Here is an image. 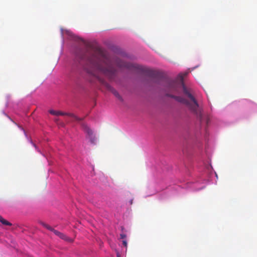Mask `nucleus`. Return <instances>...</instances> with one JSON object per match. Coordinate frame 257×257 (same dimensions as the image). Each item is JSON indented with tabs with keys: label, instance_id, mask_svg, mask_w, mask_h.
<instances>
[{
	"label": "nucleus",
	"instance_id": "1a4fd4ad",
	"mask_svg": "<svg viewBox=\"0 0 257 257\" xmlns=\"http://www.w3.org/2000/svg\"><path fill=\"white\" fill-rule=\"evenodd\" d=\"M52 232H53L56 235H57L58 236H59V234H60V232H59V231L58 230H56L54 229H53V230L52 231Z\"/></svg>",
	"mask_w": 257,
	"mask_h": 257
},
{
	"label": "nucleus",
	"instance_id": "7ed1b4c3",
	"mask_svg": "<svg viewBox=\"0 0 257 257\" xmlns=\"http://www.w3.org/2000/svg\"><path fill=\"white\" fill-rule=\"evenodd\" d=\"M116 65L119 68H126L128 69L136 70L147 76L156 79L158 83L164 86L165 91L174 92L176 90V82L163 77L160 73L144 66L135 64L126 63L119 59L114 61Z\"/></svg>",
	"mask_w": 257,
	"mask_h": 257
},
{
	"label": "nucleus",
	"instance_id": "20e7f679",
	"mask_svg": "<svg viewBox=\"0 0 257 257\" xmlns=\"http://www.w3.org/2000/svg\"><path fill=\"white\" fill-rule=\"evenodd\" d=\"M82 127L85 133L87 134L86 138L89 140L91 144H94L96 141V137L94 135L92 130L84 123L82 124Z\"/></svg>",
	"mask_w": 257,
	"mask_h": 257
},
{
	"label": "nucleus",
	"instance_id": "9b49d317",
	"mask_svg": "<svg viewBox=\"0 0 257 257\" xmlns=\"http://www.w3.org/2000/svg\"><path fill=\"white\" fill-rule=\"evenodd\" d=\"M120 236L121 239H124L126 237V235L124 234H121Z\"/></svg>",
	"mask_w": 257,
	"mask_h": 257
},
{
	"label": "nucleus",
	"instance_id": "0eeeda50",
	"mask_svg": "<svg viewBox=\"0 0 257 257\" xmlns=\"http://www.w3.org/2000/svg\"><path fill=\"white\" fill-rule=\"evenodd\" d=\"M0 222L5 225L12 226V224L9 222L8 221L5 220L1 215H0Z\"/></svg>",
	"mask_w": 257,
	"mask_h": 257
},
{
	"label": "nucleus",
	"instance_id": "9d476101",
	"mask_svg": "<svg viewBox=\"0 0 257 257\" xmlns=\"http://www.w3.org/2000/svg\"><path fill=\"white\" fill-rule=\"evenodd\" d=\"M122 244H123V245L124 246L126 247V246H127V241H126V240H123L122 241Z\"/></svg>",
	"mask_w": 257,
	"mask_h": 257
},
{
	"label": "nucleus",
	"instance_id": "ddd939ff",
	"mask_svg": "<svg viewBox=\"0 0 257 257\" xmlns=\"http://www.w3.org/2000/svg\"><path fill=\"white\" fill-rule=\"evenodd\" d=\"M130 204L132 205L133 204V200L130 201Z\"/></svg>",
	"mask_w": 257,
	"mask_h": 257
},
{
	"label": "nucleus",
	"instance_id": "f03ea898",
	"mask_svg": "<svg viewBox=\"0 0 257 257\" xmlns=\"http://www.w3.org/2000/svg\"><path fill=\"white\" fill-rule=\"evenodd\" d=\"M194 69V68H189L184 72L178 74V86L180 85L182 87L183 93L190 99L187 100L178 96V102L185 103L191 112L195 115L199 120L201 124L204 122L208 125L209 121L208 117L203 115L202 107L199 105L195 98L191 94V89L187 88L185 85V83L188 84V78L190 72Z\"/></svg>",
	"mask_w": 257,
	"mask_h": 257
},
{
	"label": "nucleus",
	"instance_id": "423d86ee",
	"mask_svg": "<svg viewBox=\"0 0 257 257\" xmlns=\"http://www.w3.org/2000/svg\"><path fill=\"white\" fill-rule=\"evenodd\" d=\"M59 237L61 238L62 239H64L66 241H67L68 242H71L73 241V239L69 238V237L67 236L65 234L60 233V234L59 235Z\"/></svg>",
	"mask_w": 257,
	"mask_h": 257
},
{
	"label": "nucleus",
	"instance_id": "6e6552de",
	"mask_svg": "<svg viewBox=\"0 0 257 257\" xmlns=\"http://www.w3.org/2000/svg\"><path fill=\"white\" fill-rule=\"evenodd\" d=\"M42 224L44 227L46 228L47 229H48L51 231L52 230H53L54 228L52 227H51V226L49 225L48 224H47L45 223H42Z\"/></svg>",
	"mask_w": 257,
	"mask_h": 257
},
{
	"label": "nucleus",
	"instance_id": "f8f14e48",
	"mask_svg": "<svg viewBox=\"0 0 257 257\" xmlns=\"http://www.w3.org/2000/svg\"><path fill=\"white\" fill-rule=\"evenodd\" d=\"M166 95H168V96H171V97H174V96H173V95H169V94H168V93H167V94H166Z\"/></svg>",
	"mask_w": 257,
	"mask_h": 257
},
{
	"label": "nucleus",
	"instance_id": "f257e3e1",
	"mask_svg": "<svg viewBox=\"0 0 257 257\" xmlns=\"http://www.w3.org/2000/svg\"><path fill=\"white\" fill-rule=\"evenodd\" d=\"M77 59L80 61H85L84 68L86 72L95 78L103 85L106 89L111 91L120 101L123 99L118 92L112 87L103 79L99 76L102 74L109 80L114 78L116 70L113 66V63L107 53L100 48L95 49L93 52H85L77 54Z\"/></svg>",
	"mask_w": 257,
	"mask_h": 257
},
{
	"label": "nucleus",
	"instance_id": "39448f33",
	"mask_svg": "<svg viewBox=\"0 0 257 257\" xmlns=\"http://www.w3.org/2000/svg\"><path fill=\"white\" fill-rule=\"evenodd\" d=\"M49 112L50 114L54 115H67L68 116H69L72 118H73L75 120L77 121H81L82 120V118H79L74 115L73 113H64L60 111H55L54 110H50Z\"/></svg>",
	"mask_w": 257,
	"mask_h": 257
},
{
	"label": "nucleus",
	"instance_id": "4468645a",
	"mask_svg": "<svg viewBox=\"0 0 257 257\" xmlns=\"http://www.w3.org/2000/svg\"><path fill=\"white\" fill-rule=\"evenodd\" d=\"M117 257H120V255L118 254H117Z\"/></svg>",
	"mask_w": 257,
	"mask_h": 257
}]
</instances>
